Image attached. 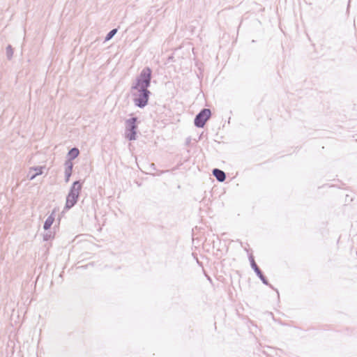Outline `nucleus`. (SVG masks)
Returning a JSON list of instances; mask_svg holds the SVG:
<instances>
[{
	"mask_svg": "<svg viewBox=\"0 0 357 357\" xmlns=\"http://www.w3.org/2000/svg\"><path fill=\"white\" fill-rule=\"evenodd\" d=\"M151 73L150 68H144L131 86L134 104L139 108H144L148 103L151 94L148 88L151 85Z\"/></svg>",
	"mask_w": 357,
	"mask_h": 357,
	"instance_id": "1",
	"label": "nucleus"
},
{
	"mask_svg": "<svg viewBox=\"0 0 357 357\" xmlns=\"http://www.w3.org/2000/svg\"><path fill=\"white\" fill-rule=\"evenodd\" d=\"M82 189V184L79 181H75L70 188V192L66 197V208H72L77 202V199Z\"/></svg>",
	"mask_w": 357,
	"mask_h": 357,
	"instance_id": "2",
	"label": "nucleus"
},
{
	"mask_svg": "<svg viewBox=\"0 0 357 357\" xmlns=\"http://www.w3.org/2000/svg\"><path fill=\"white\" fill-rule=\"evenodd\" d=\"M137 120L136 117H132L126 121V138L130 141L136 139Z\"/></svg>",
	"mask_w": 357,
	"mask_h": 357,
	"instance_id": "3",
	"label": "nucleus"
},
{
	"mask_svg": "<svg viewBox=\"0 0 357 357\" xmlns=\"http://www.w3.org/2000/svg\"><path fill=\"white\" fill-rule=\"evenodd\" d=\"M211 114L209 109H203L198 113L194 120L195 126L197 128H203L206 121L210 118Z\"/></svg>",
	"mask_w": 357,
	"mask_h": 357,
	"instance_id": "4",
	"label": "nucleus"
},
{
	"mask_svg": "<svg viewBox=\"0 0 357 357\" xmlns=\"http://www.w3.org/2000/svg\"><path fill=\"white\" fill-rule=\"evenodd\" d=\"M250 259L251 267L252 268V269L254 270V271L255 272L257 275L260 278V280H261V282L264 284L269 285L268 280L264 277V275H263L262 272L261 271V270L259 269V268L258 267V266L255 263L253 257H250Z\"/></svg>",
	"mask_w": 357,
	"mask_h": 357,
	"instance_id": "5",
	"label": "nucleus"
},
{
	"mask_svg": "<svg viewBox=\"0 0 357 357\" xmlns=\"http://www.w3.org/2000/svg\"><path fill=\"white\" fill-rule=\"evenodd\" d=\"M43 167H36L30 168V169L27 174V177L29 178V180L34 179L37 176L43 174Z\"/></svg>",
	"mask_w": 357,
	"mask_h": 357,
	"instance_id": "6",
	"label": "nucleus"
},
{
	"mask_svg": "<svg viewBox=\"0 0 357 357\" xmlns=\"http://www.w3.org/2000/svg\"><path fill=\"white\" fill-rule=\"evenodd\" d=\"M213 175L216 178V179L220 182H223L226 178L225 173L219 169H213Z\"/></svg>",
	"mask_w": 357,
	"mask_h": 357,
	"instance_id": "7",
	"label": "nucleus"
},
{
	"mask_svg": "<svg viewBox=\"0 0 357 357\" xmlns=\"http://www.w3.org/2000/svg\"><path fill=\"white\" fill-rule=\"evenodd\" d=\"M79 153V151L78 149H77V148L71 149L68 153V159L67 160L72 161L73 160H74L75 158H76L78 156Z\"/></svg>",
	"mask_w": 357,
	"mask_h": 357,
	"instance_id": "8",
	"label": "nucleus"
},
{
	"mask_svg": "<svg viewBox=\"0 0 357 357\" xmlns=\"http://www.w3.org/2000/svg\"><path fill=\"white\" fill-rule=\"evenodd\" d=\"M54 221V217L52 213L45 221V223L43 225L44 229L45 230L49 229L51 227L52 225L53 224Z\"/></svg>",
	"mask_w": 357,
	"mask_h": 357,
	"instance_id": "9",
	"label": "nucleus"
},
{
	"mask_svg": "<svg viewBox=\"0 0 357 357\" xmlns=\"http://www.w3.org/2000/svg\"><path fill=\"white\" fill-rule=\"evenodd\" d=\"M73 163L72 161L66 160L65 162V174H72Z\"/></svg>",
	"mask_w": 357,
	"mask_h": 357,
	"instance_id": "10",
	"label": "nucleus"
},
{
	"mask_svg": "<svg viewBox=\"0 0 357 357\" xmlns=\"http://www.w3.org/2000/svg\"><path fill=\"white\" fill-rule=\"evenodd\" d=\"M13 56V50L10 45H8L6 47V56L8 60H10Z\"/></svg>",
	"mask_w": 357,
	"mask_h": 357,
	"instance_id": "11",
	"label": "nucleus"
},
{
	"mask_svg": "<svg viewBox=\"0 0 357 357\" xmlns=\"http://www.w3.org/2000/svg\"><path fill=\"white\" fill-rule=\"evenodd\" d=\"M117 32V29H114L112 30H111L106 36L105 37V40L107 41V40H109L110 39H112L114 36L116 34V33Z\"/></svg>",
	"mask_w": 357,
	"mask_h": 357,
	"instance_id": "12",
	"label": "nucleus"
},
{
	"mask_svg": "<svg viewBox=\"0 0 357 357\" xmlns=\"http://www.w3.org/2000/svg\"><path fill=\"white\" fill-rule=\"evenodd\" d=\"M51 238H52V235L50 234H49V233H46L43 236V240L45 241H47L50 240Z\"/></svg>",
	"mask_w": 357,
	"mask_h": 357,
	"instance_id": "13",
	"label": "nucleus"
},
{
	"mask_svg": "<svg viewBox=\"0 0 357 357\" xmlns=\"http://www.w3.org/2000/svg\"><path fill=\"white\" fill-rule=\"evenodd\" d=\"M71 174H69V175L68 174H65V177H66V182H68L69 181V179H70V177Z\"/></svg>",
	"mask_w": 357,
	"mask_h": 357,
	"instance_id": "14",
	"label": "nucleus"
}]
</instances>
